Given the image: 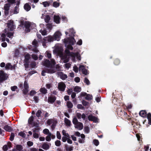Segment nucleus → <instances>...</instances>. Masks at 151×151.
<instances>
[{
  "mask_svg": "<svg viewBox=\"0 0 151 151\" xmlns=\"http://www.w3.org/2000/svg\"><path fill=\"white\" fill-rule=\"evenodd\" d=\"M73 70L76 73H77L78 72V68L76 66V65H75L74 67H73Z\"/></svg>",
  "mask_w": 151,
  "mask_h": 151,
  "instance_id": "obj_63",
  "label": "nucleus"
},
{
  "mask_svg": "<svg viewBox=\"0 0 151 151\" xmlns=\"http://www.w3.org/2000/svg\"><path fill=\"white\" fill-rule=\"evenodd\" d=\"M139 114L143 117H145L147 116V112L145 110H141L139 112Z\"/></svg>",
  "mask_w": 151,
  "mask_h": 151,
  "instance_id": "obj_16",
  "label": "nucleus"
},
{
  "mask_svg": "<svg viewBox=\"0 0 151 151\" xmlns=\"http://www.w3.org/2000/svg\"><path fill=\"white\" fill-rule=\"evenodd\" d=\"M65 52L67 56H70L72 57L75 58L76 53H74L73 52H70V51L68 49H66L65 50Z\"/></svg>",
  "mask_w": 151,
  "mask_h": 151,
  "instance_id": "obj_8",
  "label": "nucleus"
},
{
  "mask_svg": "<svg viewBox=\"0 0 151 151\" xmlns=\"http://www.w3.org/2000/svg\"><path fill=\"white\" fill-rule=\"evenodd\" d=\"M64 122L65 124V125L67 126H70L71 125V123L70 121L66 118L64 119Z\"/></svg>",
  "mask_w": 151,
  "mask_h": 151,
  "instance_id": "obj_21",
  "label": "nucleus"
},
{
  "mask_svg": "<svg viewBox=\"0 0 151 151\" xmlns=\"http://www.w3.org/2000/svg\"><path fill=\"white\" fill-rule=\"evenodd\" d=\"M44 40H46L47 42L53 41L55 39L54 37H52L51 36H48L47 37H45L44 38Z\"/></svg>",
  "mask_w": 151,
  "mask_h": 151,
  "instance_id": "obj_12",
  "label": "nucleus"
},
{
  "mask_svg": "<svg viewBox=\"0 0 151 151\" xmlns=\"http://www.w3.org/2000/svg\"><path fill=\"white\" fill-rule=\"evenodd\" d=\"M93 142L96 146H98L99 144V142L98 140L94 139L93 140Z\"/></svg>",
  "mask_w": 151,
  "mask_h": 151,
  "instance_id": "obj_47",
  "label": "nucleus"
},
{
  "mask_svg": "<svg viewBox=\"0 0 151 151\" xmlns=\"http://www.w3.org/2000/svg\"><path fill=\"white\" fill-rule=\"evenodd\" d=\"M40 128L39 127L35 128L32 130L33 133H36V132H38L40 130Z\"/></svg>",
  "mask_w": 151,
  "mask_h": 151,
  "instance_id": "obj_50",
  "label": "nucleus"
},
{
  "mask_svg": "<svg viewBox=\"0 0 151 151\" xmlns=\"http://www.w3.org/2000/svg\"><path fill=\"white\" fill-rule=\"evenodd\" d=\"M92 98L93 97L92 96L90 95L89 94H87L86 97H85V99L89 101L92 99Z\"/></svg>",
  "mask_w": 151,
  "mask_h": 151,
  "instance_id": "obj_29",
  "label": "nucleus"
},
{
  "mask_svg": "<svg viewBox=\"0 0 151 151\" xmlns=\"http://www.w3.org/2000/svg\"><path fill=\"white\" fill-rule=\"evenodd\" d=\"M23 91L24 94L25 95H27L29 91L28 88H24Z\"/></svg>",
  "mask_w": 151,
  "mask_h": 151,
  "instance_id": "obj_59",
  "label": "nucleus"
},
{
  "mask_svg": "<svg viewBox=\"0 0 151 151\" xmlns=\"http://www.w3.org/2000/svg\"><path fill=\"white\" fill-rule=\"evenodd\" d=\"M84 130H85V132L87 133H89V128L87 126V127H84Z\"/></svg>",
  "mask_w": 151,
  "mask_h": 151,
  "instance_id": "obj_64",
  "label": "nucleus"
},
{
  "mask_svg": "<svg viewBox=\"0 0 151 151\" xmlns=\"http://www.w3.org/2000/svg\"><path fill=\"white\" fill-rule=\"evenodd\" d=\"M65 147L67 151H71L73 150L72 147H69L67 145H65Z\"/></svg>",
  "mask_w": 151,
  "mask_h": 151,
  "instance_id": "obj_37",
  "label": "nucleus"
},
{
  "mask_svg": "<svg viewBox=\"0 0 151 151\" xmlns=\"http://www.w3.org/2000/svg\"><path fill=\"white\" fill-rule=\"evenodd\" d=\"M114 63L115 65H119L120 63V61L119 60L118 58L115 59L114 61Z\"/></svg>",
  "mask_w": 151,
  "mask_h": 151,
  "instance_id": "obj_34",
  "label": "nucleus"
},
{
  "mask_svg": "<svg viewBox=\"0 0 151 151\" xmlns=\"http://www.w3.org/2000/svg\"><path fill=\"white\" fill-rule=\"evenodd\" d=\"M36 93V92L34 90H32L30 92L29 95L31 96H32L35 94Z\"/></svg>",
  "mask_w": 151,
  "mask_h": 151,
  "instance_id": "obj_49",
  "label": "nucleus"
},
{
  "mask_svg": "<svg viewBox=\"0 0 151 151\" xmlns=\"http://www.w3.org/2000/svg\"><path fill=\"white\" fill-rule=\"evenodd\" d=\"M8 23H7V27L8 28H9L11 31H13L15 29L16 27L14 24V22L13 21L12 19L9 20Z\"/></svg>",
  "mask_w": 151,
  "mask_h": 151,
  "instance_id": "obj_1",
  "label": "nucleus"
},
{
  "mask_svg": "<svg viewBox=\"0 0 151 151\" xmlns=\"http://www.w3.org/2000/svg\"><path fill=\"white\" fill-rule=\"evenodd\" d=\"M68 43L71 45H73L76 42L75 40L73 37L68 38Z\"/></svg>",
  "mask_w": 151,
  "mask_h": 151,
  "instance_id": "obj_18",
  "label": "nucleus"
},
{
  "mask_svg": "<svg viewBox=\"0 0 151 151\" xmlns=\"http://www.w3.org/2000/svg\"><path fill=\"white\" fill-rule=\"evenodd\" d=\"M3 129L6 131L8 132H11L12 130V128L10 126H9L8 125H5Z\"/></svg>",
  "mask_w": 151,
  "mask_h": 151,
  "instance_id": "obj_17",
  "label": "nucleus"
},
{
  "mask_svg": "<svg viewBox=\"0 0 151 151\" xmlns=\"http://www.w3.org/2000/svg\"><path fill=\"white\" fill-rule=\"evenodd\" d=\"M24 65L25 69H27L29 68V62H28L27 63L24 62Z\"/></svg>",
  "mask_w": 151,
  "mask_h": 151,
  "instance_id": "obj_61",
  "label": "nucleus"
},
{
  "mask_svg": "<svg viewBox=\"0 0 151 151\" xmlns=\"http://www.w3.org/2000/svg\"><path fill=\"white\" fill-rule=\"evenodd\" d=\"M24 58L25 59L24 60V62L27 63L28 62H29L30 55L28 53L26 54L24 56Z\"/></svg>",
  "mask_w": 151,
  "mask_h": 151,
  "instance_id": "obj_19",
  "label": "nucleus"
},
{
  "mask_svg": "<svg viewBox=\"0 0 151 151\" xmlns=\"http://www.w3.org/2000/svg\"><path fill=\"white\" fill-rule=\"evenodd\" d=\"M39 91L42 94L45 95L47 93V90L45 87H43L41 88Z\"/></svg>",
  "mask_w": 151,
  "mask_h": 151,
  "instance_id": "obj_20",
  "label": "nucleus"
},
{
  "mask_svg": "<svg viewBox=\"0 0 151 151\" xmlns=\"http://www.w3.org/2000/svg\"><path fill=\"white\" fill-rule=\"evenodd\" d=\"M46 27L48 29H51L52 27V25L50 24H47L46 25Z\"/></svg>",
  "mask_w": 151,
  "mask_h": 151,
  "instance_id": "obj_57",
  "label": "nucleus"
},
{
  "mask_svg": "<svg viewBox=\"0 0 151 151\" xmlns=\"http://www.w3.org/2000/svg\"><path fill=\"white\" fill-rule=\"evenodd\" d=\"M55 145L57 146H59L61 145V142L60 140H57L55 142Z\"/></svg>",
  "mask_w": 151,
  "mask_h": 151,
  "instance_id": "obj_46",
  "label": "nucleus"
},
{
  "mask_svg": "<svg viewBox=\"0 0 151 151\" xmlns=\"http://www.w3.org/2000/svg\"><path fill=\"white\" fill-rule=\"evenodd\" d=\"M88 119L89 121H93L95 123L98 122V118L96 116H93L92 114H90L88 116Z\"/></svg>",
  "mask_w": 151,
  "mask_h": 151,
  "instance_id": "obj_6",
  "label": "nucleus"
},
{
  "mask_svg": "<svg viewBox=\"0 0 151 151\" xmlns=\"http://www.w3.org/2000/svg\"><path fill=\"white\" fill-rule=\"evenodd\" d=\"M56 99V97L54 95H52L49 96L48 98L47 102L50 104H53Z\"/></svg>",
  "mask_w": 151,
  "mask_h": 151,
  "instance_id": "obj_3",
  "label": "nucleus"
},
{
  "mask_svg": "<svg viewBox=\"0 0 151 151\" xmlns=\"http://www.w3.org/2000/svg\"><path fill=\"white\" fill-rule=\"evenodd\" d=\"M50 19V16L48 15H46L45 18V22L47 23H48L49 22Z\"/></svg>",
  "mask_w": 151,
  "mask_h": 151,
  "instance_id": "obj_32",
  "label": "nucleus"
},
{
  "mask_svg": "<svg viewBox=\"0 0 151 151\" xmlns=\"http://www.w3.org/2000/svg\"><path fill=\"white\" fill-rule=\"evenodd\" d=\"M1 41L2 42H4L6 40V35L4 33H2L1 35Z\"/></svg>",
  "mask_w": 151,
  "mask_h": 151,
  "instance_id": "obj_44",
  "label": "nucleus"
},
{
  "mask_svg": "<svg viewBox=\"0 0 151 151\" xmlns=\"http://www.w3.org/2000/svg\"><path fill=\"white\" fill-rule=\"evenodd\" d=\"M49 130L47 129H45L43 130V133L45 134H49Z\"/></svg>",
  "mask_w": 151,
  "mask_h": 151,
  "instance_id": "obj_62",
  "label": "nucleus"
},
{
  "mask_svg": "<svg viewBox=\"0 0 151 151\" xmlns=\"http://www.w3.org/2000/svg\"><path fill=\"white\" fill-rule=\"evenodd\" d=\"M40 32L43 35H45L47 34V32L45 29H44L43 30L41 29L40 31Z\"/></svg>",
  "mask_w": 151,
  "mask_h": 151,
  "instance_id": "obj_40",
  "label": "nucleus"
},
{
  "mask_svg": "<svg viewBox=\"0 0 151 151\" xmlns=\"http://www.w3.org/2000/svg\"><path fill=\"white\" fill-rule=\"evenodd\" d=\"M77 108L79 109H84V108L81 104H78L77 105Z\"/></svg>",
  "mask_w": 151,
  "mask_h": 151,
  "instance_id": "obj_52",
  "label": "nucleus"
},
{
  "mask_svg": "<svg viewBox=\"0 0 151 151\" xmlns=\"http://www.w3.org/2000/svg\"><path fill=\"white\" fill-rule=\"evenodd\" d=\"M84 82L87 85H89L90 84V82L88 79L86 78H85L84 80Z\"/></svg>",
  "mask_w": 151,
  "mask_h": 151,
  "instance_id": "obj_51",
  "label": "nucleus"
},
{
  "mask_svg": "<svg viewBox=\"0 0 151 151\" xmlns=\"http://www.w3.org/2000/svg\"><path fill=\"white\" fill-rule=\"evenodd\" d=\"M72 122L73 124H74V125H76V124L78 122H78L77 118L76 117H74L73 118Z\"/></svg>",
  "mask_w": 151,
  "mask_h": 151,
  "instance_id": "obj_42",
  "label": "nucleus"
},
{
  "mask_svg": "<svg viewBox=\"0 0 151 151\" xmlns=\"http://www.w3.org/2000/svg\"><path fill=\"white\" fill-rule=\"evenodd\" d=\"M60 3L56 1H55L53 2L52 6L54 7L57 8L60 6Z\"/></svg>",
  "mask_w": 151,
  "mask_h": 151,
  "instance_id": "obj_27",
  "label": "nucleus"
},
{
  "mask_svg": "<svg viewBox=\"0 0 151 151\" xmlns=\"http://www.w3.org/2000/svg\"><path fill=\"white\" fill-rule=\"evenodd\" d=\"M16 149L20 151L23 149V147L21 145H17L16 146Z\"/></svg>",
  "mask_w": 151,
  "mask_h": 151,
  "instance_id": "obj_31",
  "label": "nucleus"
},
{
  "mask_svg": "<svg viewBox=\"0 0 151 151\" xmlns=\"http://www.w3.org/2000/svg\"><path fill=\"white\" fill-rule=\"evenodd\" d=\"M32 44L34 47H36L38 46V44L37 41L35 39L32 42Z\"/></svg>",
  "mask_w": 151,
  "mask_h": 151,
  "instance_id": "obj_41",
  "label": "nucleus"
},
{
  "mask_svg": "<svg viewBox=\"0 0 151 151\" xmlns=\"http://www.w3.org/2000/svg\"><path fill=\"white\" fill-rule=\"evenodd\" d=\"M34 117L32 116L29 119L28 123L29 124L32 125L33 124V122L34 120Z\"/></svg>",
  "mask_w": 151,
  "mask_h": 151,
  "instance_id": "obj_25",
  "label": "nucleus"
},
{
  "mask_svg": "<svg viewBox=\"0 0 151 151\" xmlns=\"http://www.w3.org/2000/svg\"><path fill=\"white\" fill-rule=\"evenodd\" d=\"M43 65L48 68L51 67L52 66L50 61L47 59H46L44 61Z\"/></svg>",
  "mask_w": 151,
  "mask_h": 151,
  "instance_id": "obj_10",
  "label": "nucleus"
},
{
  "mask_svg": "<svg viewBox=\"0 0 151 151\" xmlns=\"http://www.w3.org/2000/svg\"><path fill=\"white\" fill-rule=\"evenodd\" d=\"M8 77L6 74L4 73L3 70L0 72V82H2L7 79Z\"/></svg>",
  "mask_w": 151,
  "mask_h": 151,
  "instance_id": "obj_2",
  "label": "nucleus"
},
{
  "mask_svg": "<svg viewBox=\"0 0 151 151\" xmlns=\"http://www.w3.org/2000/svg\"><path fill=\"white\" fill-rule=\"evenodd\" d=\"M82 104L85 106L86 107H88L89 106V103L88 102H87L84 100L82 101Z\"/></svg>",
  "mask_w": 151,
  "mask_h": 151,
  "instance_id": "obj_24",
  "label": "nucleus"
},
{
  "mask_svg": "<svg viewBox=\"0 0 151 151\" xmlns=\"http://www.w3.org/2000/svg\"><path fill=\"white\" fill-rule=\"evenodd\" d=\"M42 4L45 7L49 6H50V3L47 1H44L42 2Z\"/></svg>",
  "mask_w": 151,
  "mask_h": 151,
  "instance_id": "obj_39",
  "label": "nucleus"
},
{
  "mask_svg": "<svg viewBox=\"0 0 151 151\" xmlns=\"http://www.w3.org/2000/svg\"><path fill=\"white\" fill-rule=\"evenodd\" d=\"M61 35L62 34L61 32L59 31H58L55 32L53 37L55 40H60V37Z\"/></svg>",
  "mask_w": 151,
  "mask_h": 151,
  "instance_id": "obj_9",
  "label": "nucleus"
},
{
  "mask_svg": "<svg viewBox=\"0 0 151 151\" xmlns=\"http://www.w3.org/2000/svg\"><path fill=\"white\" fill-rule=\"evenodd\" d=\"M60 18L58 15H54L53 20L54 22L56 24H58L60 23Z\"/></svg>",
  "mask_w": 151,
  "mask_h": 151,
  "instance_id": "obj_13",
  "label": "nucleus"
},
{
  "mask_svg": "<svg viewBox=\"0 0 151 151\" xmlns=\"http://www.w3.org/2000/svg\"><path fill=\"white\" fill-rule=\"evenodd\" d=\"M11 6V4L9 3L6 4H4V9L9 10Z\"/></svg>",
  "mask_w": 151,
  "mask_h": 151,
  "instance_id": "obj_28",
  "label": "nucleus"
},
{
  "mask_svg": "<svg viewBox=\"0 0 151 151\" xmlns=\"http://www.w3.org/2000/svg\"><path fill=\"white\" fill-rule=\"evenodd\" d=\"M79 71H82V73L85 75H87L88 74L87 70L85 68L83 65H80L79 67Z\"/></svg>",
  "mask_w": 151,
  "mask_h": 151,
  "instance_id": "obj_5",
  "label": "nucleus"
},
{
  "mask_svg": "<svg viewBox=\"0 0 151 151\" xmlns=\"http://www.w3.org/2000/svg\"><path fill=\"white\" fill-rule=\"evenodd\" d=\"M14 134L13 133H12L11 134V135H10V138H9L10 140L11 141H13L14 139Z\"/></svg>",
  "mask_w": 151,
  "mask_h": 151,
  "instance_id": "obj_56",
  "label": "nucleus"
},
{
  "mask_svg": "<svg viewBox=\"0 0 151 151\" xmlns=\"http://www.w3.org/2000/svg\"><path fill=\"white\" fill-rule=\"evenodd\" d=\"M24 88H29V86L28 84L27 83V82L26 81H25L24 82Z\"/></svg>",
  "mask_w": 151,
  "mask_h": 151,
  "instance_id": "obj_60",
  "label": "nucleus"
},
{
  "mask_svg": "<svg viewBox=\"0 0 151 151\" xmlns=\"http://www.w3.org/2000/svg\"><path fill=\"white\" fill-rule=\"evenodd\" d=\"M66 105L69 108H71L73 107V104L70 101H68L67 102Z\"/></svg>",
  "mask_w": 151,
  "mask_h": 151,
  "instance_id": "obj_30",
  "label": "nucleus"
},
{
  "mask_svg": "<svg viewBox=\"0 0 151 151\" xmlns=\"http://www.w3.org/2000/svg\"><path fill=\"white\" fill-rule=\"evenodd\" d=\"M76 124V125H75V128L78 129L79 130H81L83 129V125L82 123L79 122Z\"/></svg>",
  "mask_w": 151,
  "mask_h": 151,
  "instance_id": "obj_11",
  "label": "nucleus"
},
{
  "mask_svg": "<svg viewBox=\"0 0 151 151\" xmlns=\"http://www.w3.org/2000/svg\"><path fill=\"white\" fill-rule=\"evenodd\" d=\"M14 35V32H9L7 33V35L8 37L9 38H11V37L13 36Z\"/></svg>",
  "mask_w": 151,
  "mask_h": 151,
  "instance_id": "obj_53",
  "label": "nucleus"
},
{
  "mask_svg": "<svg viewBox=\"0 0 151 151\" xmlns=\"http://www.w3.org/2000/svg\"><path fill=\"white\" fill-rule=\"evenodd\" d=\"M46 73H52L55 72L54 70L51 68H45L44 69Z\"/></svg>",
  "mask_w": 151,
  "mask_h": 151,
  "instance_id": "obj_22",
  "label": "nucleus"
},
{
  "mask_svg": "<svg viewBox=\"0 0 151 151\" xmlns=\"http://www.w3.org/2000/svg\"><path fill=\"white\" fill-rule=\"evenodd\" d=\"M51 134L50 133H49L48 135L46 137V140L48 142H49L51 140Z\"/></svg>",
  "mask_w": 151,
  "mask_h": 151,
  "instance_id": "obj_36",
  "label": "nucleus"
},
{
  "mask_svg": "<svg viewBox=\"0 0 151 151\" xmlns=\"http://www.w3.org/2000/svg\"><path fill=\"white\" fill-rule=\"evenodd\" d=\"M53 122V120L52 119H49L47 121V124L48 125H50Z\"/></svg>",
  "mask_w": 151,
  "mask_h": 151,
  "instance_id": "obj_43",
  "label": "nucleus"
},
{
  "mask_svg": "<svg viewBox=\"0 0 151 151\" xmlns=\"http://www.w3.org/2000/svg\"><path fill=\"white\" fill-rule=\"evenodd\" d=\"M27 145L29 147H31V146H32L33 145V142H32L30 141H29L27 142Z\"/></svg>",
  "mask_w": 151,
  "mask_h": 151,
  "instance_id": "obj_54",
  "label": "nucleus"
},
{
  "mask_svg": "<svg viewBox=\"0 0 151 151\" xmlns=\"http://www.w3.org/2000/svg\"><path fill=\"white\" fill-rule=\"evenodd\" d=\"M76 55L77 59L78 60H80L81 59V58L80 54L78 52H77Z\"/></svg>",
  "mask_w": 151,
  "mask_h": 151,
  "instance_id": "obj_45",
  "label": "nucleus"
},
{
  "mask_svg": "<svg viewBox=\"0 0 151 151\" xmlns=\"http://www.w3.org/2000/svg\"><path fill=\"white\" fill-rule=\"evenodd\" d=\"M19 6H16L14 8L13 12L14 14H17L19 13Z\"/></svg>",
  "mask_w": 151,
  "mask_h": 151,
  "instance_id": "obj_26",
  "label": "nucleus"
},
{
  "mask_svg": "<svg viewBox=\"0 0 151 151\" xmlns=\"http://www.w3.org/2000/svg\"><path fill=\"white\" fill-rule=\"evenodd\" d=\"M10 68L12 69L14 68V67L10 63H8L6 64L5 67L6 69H9Z\"/></svg>",
  "mask_w": 151,
  "mask_h": 151,
  "instance_id": "obj_23",
  "label": "nucleus"
},
{
  "mask_svg": "<svg viewBox=\"0 0 151 151\" xmlns=\"http://www.w3.org/2000/svg\"><path fill=\"white\" fill-rule=\"evenodd\" d=\"M62 75H60V78L63 80H65L68 77L67 75L65 74H63L62 73Z\"/></svg>",
  "mask_w": 151,
  "mask_h": 151,
  "instance_id": "obj_38",
  "label": "nucleus"
},
{
  "mask_svg": "<svg viewBox=\"0 0 151 151\" xmlns=\"http://www.w3.org/2000/svg\"><path fill=\"white\" fill-rule=\"evenodd\" d=\"M65 87V85L63 82H61L58 83V88L60 91H64Z\"/></svg>",
  "mask_w": 151,
  "mask_h": 151,
  "instance_id": "obj_4",
  "label": "nucleus"
},
{
  "mask_svg": "<svg viewBox=\"0 0 151 151\" xmlns=\"http://www.w3.org/2000/svg\"><path fill=\"white\" fill-rule=\"evenodd\" d=\"M42 112L40 110H38L36 113V116L38 118V119H40V118L41 117V114Z\"/></svg>",
  "mask_w": 151,
  "mask_h": 151,
  "instance_id": "obj_33",
  "label": "nucleus"
},
{
  "mask_svg": "<svg viewBox=\"0 0 151 151\" xmlns=\"http://www.w3.org/2000/svg\"><path fill=\"white\" fill-rule=\"evenodd\" d=\"M31 24L29 22L27 21L25 22V25L24 27L25 28V31L26 32H28L30 31V29L29 28L30 27Z\"/></svg>",
  "mask_w": 151,
  "mask_h": 151,
  "instance_id": "obj_7",
  "label": "nucleus"
},
{
  "mask_svg": "<svg viewBox=\"0 0 151 151\" xmlns=\"http://www.w3.org/2000/svg\"><path fill=\"white\" fill-rule=\"evenodd\" d=\"M41 147L44 150H47L49 148L50 146L47 144V142H44L42 144Z\"/></svg>",
  "mask_w": 151,
  "mask_h": 151,
  "instance_id": "obj_15",
  "label": "nucleus"
},
{
  "mask_svg": "<svg viewBox=\"0 0 151 151\" xmlns=\"http://www.w3.org/2000/svg\"><path fill=\"white\" fill-rule=\"evenodd\" d=\"M33 99L35 103H37L38 102L39 100L38 97L36 96H35L33 97Z\"/></svg>",
  "mask_w": 151,
  "mask_h": 151,
  "instance_id": "obj_55",
  "label": "nucleus"
},
{
  "mask_svg": "<svg viewBox=\"0 0 151 151\" xmlns=\"http://www.w3.org/2000/svg\"><path fill=\"white\" fill-rule=\"evenodd\" d=\"M18 134L23 138H24L25 137V134L22 132H19Z\"/></svg>",
  "mask_w": 151,
  "mask_h": 151,
  "instance_id": "obj_58",
  "label": "nucleus"
},
{
  "mask_svg": "<svg viewBox=\"0 0 151 151\" xmlns=\"http://www.w3.org/2000/svg\"><path fill=\"white\" fill-rule=\"evenodd\" d=\"M24 9L28 12L31 9V6H30L29 4L28 3H26L24 5Z\"/></svg>",
  "mask_w": 151,
  "mask_h": 151,
  "instance_id": "obj_14",
  "label": "nucleus"
},
{
  "mask_svg": "<svg viewBox=\"0 0 151 151\" xmlns=\"http://www.w3.org/2000/svg\"><path fill=\"white\" fill-rule=\"evenodd\" d=\"M56 136L57 137L58 139H61V135L60 132L58 131L57 132Z\"/></svg>",
  "mask_w": 151,
  "mask_h": 151,
  "instance_id": "obj_48",
  "label": "nucleus"
},
{
  "mask_svg": "<svg viewBox=\"0 0 151 151\" xmlns=\"http://www.w3.org/2000/svg\"><path fill=\"white\" fill-rule=\"evenodd\" d=\"M74 91L75 92L78 93L81 91V88L80 87L78 86H76L74 88Z\"/></svg>",
  "mask_w": 151,
  "mask_h": 151,
  "instance_id": "obj_35",
  "label": "nucleus"
}]
</instances>
